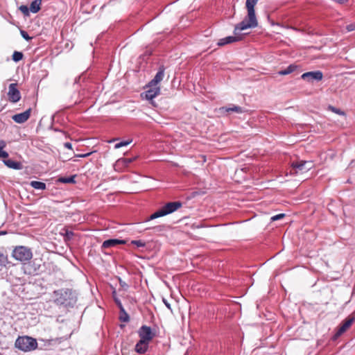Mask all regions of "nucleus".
<instances>
[{"label": "nucleus", "mask_w": 355, "mask_h": 355, "mask_svg": "<svg viewBox=\"0 0 355 355\" xmlns=\"http://www.w3.org/2000/svg\"><path fill=\"white\" fill-rule=\"evenodd\" d=\"M284 216H285L284 214H277L275 216H272L270 219L272 221H275V220L283 218Z\"/></svg>", "instance_id": "7c9ffc66"}, {"label": "nucleus", "mask_w": 355, "mask_h": 355, "mask_svg": "<svg viewBox=\"0 0 355 355\" xmlns=\"http://www.w3.org/2000/svg\"><path fill=\"white\" fill-rule=\"evenodd\" d=\"M8 100L11 103H17L21 98V94L19 90L17 89V83H11L8 87Z\"/></svg>", "instance_id": "0eeeda50"}, {"label": "nucleus", "mask_w": 355, "mask_h": 355, "mask_svg": "<svg viewBox=\"0 0 355 355\" xmlns=\"http://www.w3.org/2000/svg\"><path fill=\"white\" fill-rule=\"evenodd\" d=\"M91 153H87V154H84V155H78V157H86L87 156H89Z\"/></svg>", "instance_id": "4c0bfd02"}, {"label": "nucleus", "mask_w": 355, "mask_h": 355, "mask_svg": "<svg viewBox=\"0 0 355 355\" xmlns=\"http://www.w3.org/2000/svg\"><path fill=\"white\" fill-rule=\"evenodd\" d=\"M125 241L124 240H119V239H109L105 241L102 244V248H108L113 246H115L118 244H125Z\"/></svg>", "instance_id": "f3484780"}, {"label": "nucleus", "mask_w": 355, "mask_h": 355, "mask_svg": "<svg viewBox=\"0 0 355 355\" xmlns=\"http://www.w3.org/2000/svg\"><path fill=\"white\" fill-rule=\"evenodd\" d=\"M73 235V233L71 231L66 230L65 237L67 239H70Z\"/></svg>", "instance_id": "2f4dec72"}, {"label": "nucleus", "mask_w": 355, "mask_h": 355, "mask_svg": "<svg viewBox=\"0 0 355 355\" xmlns=\"http://www.w3.org/2000/svg\"><path fill=\"white\" fill-rule=\"evenodd\" d=\"M331 1L334 2H336L337 3H339V4H345L348 1V0H331Z\"/></svg>", "instance_id": "72a5a7b5"}, {"label": "nucleus", "mask_w": 355, "mask_h": 355, "mask_svg": "<svg viewBox=\"0 0 355 355\" xmlns=\"http://www.w3.org/2000/svg\"><path fill=\"white\" fill-rule=\"evenodd\" d=\"M0 355H3L1 353H0Z\"/></svg>", "instance_id": "a19ab883"}, {"label": "nucleus", "mask_w": 355, "mask_h": 355, "mask_svg": "<svg viewBox=\"0 0 355 355\" xmlns=\"http://www.w3.org/2000/svg\"><path fill=\"white\" fill-rule=\"evenodd\" d=\"M146 91L141 95V96L144 95L147 100H153L160 93V87L156 85L153 86L150 83L146 85Z\"/></svg>", "instance_id": "6e6552de"}, {"label": "nucleus", "mask_w": 355, "mask_h": 355, "mask_svg": "<svg viewBox=\"0 0 355 355\" xmlns=\"http://www.w3.org/2000/svg\"><path fill=\"white\" fill-rule=\"evenodd\" d=\"M328 110H331V112H333L338 115L344 116L345 114L343 111H342L341 110L336 108L332 105H329Z\"/></svg>", "instance_id": "a878e982"}, {"label": "nucleus", "mask_w": 355, "mask_h": 355, "mask_svg": "<svg viewBox=\"0 0 355 355\" xmlns=\"http://www.w3.org/2000/svg\"><path fill=\"white\" fill-rule=\"evenodd\" d=\"M131 142H132V139L128 140V141H121V142H119V143L116 144L115 146H114V148L116 149H118V148H120L121 147L128 146Z\"/></svg>", "instance_id": "bb28decb"}, {"label": "nucleus", "mask_w": 355, "mask_h": 355, "mask_svg": "<svg viewBox=\"0 0 355 355\" xmlns=\"http://www.w3.org/2000/svg\"><path fill=\"white\" fill-rule=\"evenodd\" d=\"M30 185L35 189L44 190L46 189V184L39 181H31Z\"/></svg>", "instance_id": "412c9836"}, {"label": "nucleus", "mask_w": 355, "mask_h": 355, "mask_svg": "<svg viewBox=\"0 0 355 355\" xmlns=\"http://www.w3.org/2000/svg\"><path fill=\"white\" fill-rule=\"evenodd\" d=\"M163 301H164V303L165 304V305L167 306V308H168L169 309H171L170 304L168 303L166 300H164Z\"/></svg>", "instance_id": "c9c22d12"}, {"label": "nucleus", "mask_w": 355, "mask_h": 355, "mask_svg": "<svg viewBox=\"0 0 355 355\" xmlns=\"http://www.w3.org/2000/svg\"><path fill=\"white\" fill-rule=\"evenodd\" d=\"M125 318L121 317V320L123 322H128L129 320V317L127 315V313H125Z\"/></svg>", "instance_id": "f704fd0d"}, {"label": "nucleus", "mask_w": 355, "mask_h": 355, "mask_svg": "<svg viewBox=\"0 0 355 355\" xmlns=\"http://www.w3.org/2000/svg\"><path fill=\"white\" fill-rule=\"evenodd\" d=\"M6 146V142L0 139V157L1 158H7L8 157V153L3 150V148Z\"/></svg>", "instance_id": "4be33fe9"}, {"label": "nucleus", "mask_w": 355, "mask_h": 355, "mask_svg": "<svg viewBox=\"0 0 355 355\" xmlns=\"http://www.w3.org/2000/svg\"><path fill=\"white\" fill-rule=\"evenodd\" d=\"M19 10L25 15H29V9L28 8V7L26 6H24V5L21 6L19 7Z\"/></svg>", "instance_id": "cd10ccee"}, {"label": "nucleus", "mask_w": 355, "mask_h": 355, "mask_svg": "<svg viewBox=\"0 0 355 355\" xmlns=\"http://www.w3.org/2000/svg\"><path fill=\"white\" fill-rule=\"evenodd\" d=\"M322 77L323 74L320 71H309L301 76V78L307 82L320 81L322 79Z\"/></svg>", "instance_id": "9d476101"}, {"label": "nucleus", "mask_w": 355, "mask_h": 355, "mask_svg": "<svg viewBox=\"0 0 355 355\" xmlns=\"http://www.w3.org/2000/svg\"><path fill=\"white\" fill-rule=\"evenodd\" d=\"M150 343L139 339L135 347V350L138 354H145L149 347Z\"/></svg>", "instance_id": "4468645a"}, {"label": "nucleus", "mask_w": 355, "mask_h": 355, "mask_svg": "<svg viewBox=\"0 0 355 355\" xmlns=\"http://www.w3.org/2000/svg\"><path fill=\"white\" fill-rule=\"evenodd\" d=\"M20 33L22 37L25 39L26 41H30L32 39V37H30L27 32H26L25 31H21Z\"/></svg>", "instance_id": "c85d7f7f"}, {"label": "nucleus", "mask_w": 355, "mask_h": 355, "mask_svg": "<svg viewBox=\"0 0 355 355\" xmlns=\"http://www.w3.org/2000/svg\"><path fill=\"white\" fill-rule=\"evenodd\" d=\"M313 166L311 161L300 160L291 163L292 173L302 174L309 171Z\"/></svg>", "instance_id": "39448f33"}, {"label": "nucleus", "mask_w": 355, "mask_h": 355, "mask_svg": "<svg viewBox=\"0 0 355 355\" xmlns=\"http://www.w3.org/2000/svg\"><path fill=\"white\" fill-rule=\"evenodd\" d=\"M137 157H134L132 158H121L119 159L114 165L115 170H121L123 168H126L129 166L130 163L136 160Z\"/></svg>", "instance_id": "ddd939ff"}, {"label": "nucleus", "mask_w": 355, "mask_h": 355, "mask_svg": "<svg viewBox=\"0 0 355 355\" xmlns=\"http://www.w3.org/2000/svg\"><path fill=\"white\" fill-rule=\"evenodd\" d=\"M132 243L137 245V247H144L145 246V243L141 240L132 241Z\"/></svg>", "instance_id": "c756f323"}, {"label": "nucleus", "mask_w": 355, "mask_h": 355, "mask_svg": "<svg viewBox=\"0 0 355 355\" xmlns=\"http://www.w3.org/2000/svg\"><path fill=\"white\" fill-rule=\"evenodd\" d=\"M234 36H227L224 38L220 39L218 40L217 44L218 46H224L227 44H231L233 42H239L242 40L243 36L240 34V33L237 35H236L234 33Z\"/></svg>", "instance_id": "9b49d317"}, {"label": "nucleus", "mask_w": 355, "mask_h": 355, "mask_svg": "<svg viewBox=\"0 0 355 355\" xmlns=\"http://www.w3.org/2000/svg\"><path fill=\"white\" fill-rule=\"evenodd\" d=\"M257 2L258 0H246L245 5L248 10V16L242 21L235 26L234 32L236 35L245 29L257 26L258 22L254 10V6Z\"/></svg>", "instance_id": "f257e3e1"}, {"label": "nucleus", "mask_w": 355, "mask_h": 355, "mask_svg": "<svg viewBox=\"0 0 355 355\" xmlns=\"http://www.w3.org/2000/svg\"><path fill=\"white\" fill-rule=\"evenodd\" d=\"M354 320V318L352 316H349L347 318H346L336 332L334 336V339L338 338L343 334H344L351 327Z\"/></svg>", "instance_id": "1a4fd4ad"}, {"label": "nucleus", "mask_w": 355, "mask_h": 355, "mask_svg": "<svg viewBox=\"0 0 355 355\" xmlns=\"http://www.w3.org/2000/svg\"><path fill=\"white\" fill-rule=\"evenodd\" d=\"M206 162V157L205 156L201 155V162Z\"/></svg>", "instance_id": "58836bf2"}, {"label": "nucleus", "mask_w": 355, "mask_h": 355, "mask_svg": "<svg viewBox=\"0 0 355 355\" xmlns=\"http://www.w3.org/2000/svg\"><path fill=\"white\" fill-rule=\"evenodd\" d=\"M32 109L29 108L25 112L19 114H15L12 119L17 123H23L26 122L30 117Z\"/></svg>", "instance_id": "f8f14e48"}, {"label": "nucleus", "mask_w": 355, "mask_h": 355, "mask_svg": "<svg viewBox=\"0 0 355 355\" xmlns=\"http://www.w3.org/2000/svg\"><path fill=\"white\" fill-rule=\"evenodd\" d=\"M5 164L9 168L14 169H19L20 164L19 162H15L12 159H8L4 161Z\"/></svg>", "instance_id": "5701e85b"}, {"label": "nucleus", "mask_w": 355, "mask_h": 355, "mask_svg": "<svg viewBox=\"0 0 355 355\" xmlns=\"http://www.w3.org/2000/svg\"><path fill=\"white\" fill-rule=\"evenodd\" d=\"M297 69V66L295 64H290L285 69L281 70L278 72L279 75L285 76L291 73Z\"/></svg>", "instance_id": "aec40b11"}, {"label": "nucleus", "mask_w": 355, "mask_h": 355, "mask_svg": "<svg viewBox=\"0 0 355 355\" xmlns=\"http://www.w3.org/2000/svg\"><path fill=\"white\" fill-rule=\"evenodd\" d=\"M23 53L19 51H15L12 54V58L15 62H19L23 58Z\"/></svg>", "instance_id": "b1692460"}, {"label": "nucleus", "mask_w": 355, "mask_h": 355, "mask_svg": "<svg viewBox=\"0 0 355 355\" xmlns=\"http://www.w3.org/2000/svg\"><path fill=\"white\" fill-rule=\"evenodd\" d=\"M36 272V268H34V270L32 271L31 270H27V267H24V272L26 274H28V275H33L34 274L35 272Z\"/></svg>", "instance_id": "473e14b6"}, {"label": "nucleus", "mask_w": 355, "mask_h": 355, "mask_svg": "<svg viewBox=\"0 0 355 355\" xmlns=\"http://www.w3.org/2000/svg\"><path fill=\"white\" fill-rule=\"evenodd\" d=\"M64 146L67 148L71 149L72 146H71V144L70 143H65Z\"/></svg>", "instance_id": "e433bc0d"}, {"label": "nucleus", "mask_w": 355, "mask_h": 355, "mask_svg": "<svg viewBox=\"0 0 355 355\" xmlns=\"http://www.w3.org/2000/svg\"><path fill=\"white\" fill-rule=\"evenodd\" d=\"M164 70H165V69L163 66H162L159 68V70H158L157 73H156L155 76L154 77V78L151 81L149 82L151 84V85L159 86V84L163 80V78L164 77Z\"/></svg>", "instance_id": "dca6fc26"}, {"label": "nucleus", "mask_w": 355, "mask_h": 355, "mask_svg": "<svg viewBox=\"0 0 355 355\" xmlns=\"http://www.w3.org/2000/svg\"><path fill=\"white\" fill-rule=\"evenodd\" d=\"M182 207L180 202H170L150 215L148 220H153L171 214Z\"/></svg>", "instance_id": "7ed1b4c3"}, {"label": "nucleus", "mask_w": 355, "mask_h": 355, "mask_svg": "<svg viewBox=\"0 0 355 355\" xmlns=\"http://www.w3.org/2000/svg\"><path fill=\"white\" fill-rule=\"evenodd\" d=\"M42 0H34L30 6V10L33 13H37L41 8Z\"/></svg>", "instance_id": "6ab92c4d"}, {"label": "nucleus", "mask_w": 355, "mask_h": 355, "mask_svg": "<svg viewBox=\"0 0 355 355\" xmlns=\"http://www.w3.org/2000/svg\"><path fill=\"white\" fill-rule=\"evenodd\" d=\"M11 265L9 261L7 252L3 250H0V266L7 267Z\"/></svg>", "instance_id": "a211bd4d"}, {"label": "nucleus", "mask_w": 355, "mask_h": 355, "mask_svg": "<svg viewBox=\"0 0 355 355\" xmlns=\"http://www.w3.org/2000/svg\"><path fill=\"white\" fill-rule=\"evenodd\" d=\"M118 304H119V306L121 308V310L123 311L124 310H123V307L121 306V304L120 302H118Z\"/></svg>", "instance_id": "ea45409f"}, {"label": "nucleus", "mask_w": 355, "mask_h": 355, "mask_svg": "<svg viewBox=\"0 0 355 355\" xmlns=\"http://www.w3.org/2000/svg\"><path fill=\"white\" fill-rule=\"evenodd\" d=\"M220 110L222 113H225V112L228 113L230 112H236L238 114H241L245 112L244 108H243L242 107H240V106L236 105H233V104L230 105L229 106L222 107Z\"/></svg>", "instance_id": "2eb2a0df"}, {"label": "nucleus", "mask_w": 355, "mask_h": 355, "mask_svg": "<svg viewBox=\"0 0 355 355\" xmlns=\"http://www.w3.org/2000/svg\"><path fill=\"white\" fill-rule=\"evenodd\" d=\"M12 257L17 261L21 263L30 261L33 257V252L31 248L19 245L16 246L12 252Z\"/></svg>", "instance_id": "20e7f679"}, {"label": "nucleus", "mask_w": 355, "mask_h": 355, "mask_svg": "<svg viewBox=\"0 0 355 355\" xmlns=\"http://www.w3.org/2000/svg\"><path fill=\"white\" fill-rule=\"evenodd\" d=\"M59 182L62 183H75V176H71L69 178H60Z\"/></svg>", "instance_id": "393cba45"}, {"label": "nucleus", "mask_w": 355, "mask_h": 355, "mask_svg": "<svg viewBox=\"0 0 355 355\" xmlns=\"http://www.w3.org/2000/svg\"><path fill=\"white\" fill-rule=\"evenodd\" d=\"M139 339L150 343L155 337L156 333L150 327L142 325L137 331Z\"/></svg>", "instance_id": "423d86ee"}, {"label": "nucleus", "mask_w": 355, "mask_h": 355, "mask_svg": "<svg viewBox=\"0 0 355 355\" xmlns=\"http://www.w3.org/2000/svg\"><path fill=\"white\" fill-rule=\"evenodd\" d=\"M37 346L36 339L28 336H19L15 343V347L24 352L33 351Z\"/></svg>", "instance_id": "f03ea898"}]
</instances>
